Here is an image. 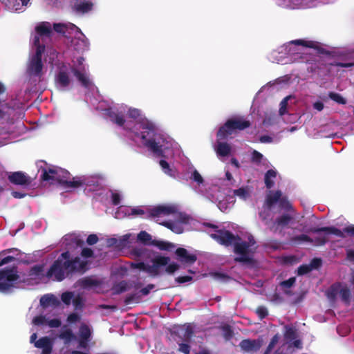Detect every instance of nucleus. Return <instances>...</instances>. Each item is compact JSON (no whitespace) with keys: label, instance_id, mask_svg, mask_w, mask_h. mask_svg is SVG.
<instances>
[{"label":"nucleus","instance_id":"obj_1","mask_svg":"<svg viewBox=\"0 0 354 354\" xmlns=\"http://www.w3.org/2000/svg\"><path fill=\"white\" fill-rule=\"evenodd\" d=\"M115 123L127 130V136L138 146L147 147L157 155L166 158H180L179 145L169 136L158 133L155 125L137 109H129L128 117L124 120L113 112Z\"/></svg>","mask_w":354,"mask_h":354},{"label":"nucleus","instance_id":"obj_2","mask_svg":"<svg viewBox=\"0 0 354 354\" xmlns=\"http://www.w3.org/2000/svg\"><path fill=\"white\" fill-rule=\"evenodd\" d=\"M72 66L62 65L56 76L55 82L57 87L65 88L73 84V77L80 82L85 88L92 89V82L88 73V66L82 56L74 57Z\"/></svg>","mask_w":354,"mask_h":354},{"label":"nucleus","instance_id":"obj_3","mask_svg":"<svg viewBox=\"0 0 354 354\" xmlns=\"http://www.w3.org/2000/svg\"><path fill=\"white\" fill-rule=\"evenodd\" d=\"M92 254L91 249L84 248L81 254L82 260L75 258L70 261V252L62 253L46 272L48 279L60 281L64 279L66 272L84 270L88 263V259L91 257Z\"/></svg>","mask_w":354,"mask_h":354},{"label":"nucleus","instance_id":"obj_4","mask_svg":"<svg viewBox=\"0 0 354 354\" xmlns=\"http://www.w3.org/2000/svg\"><path fill=\"white\" fill-rule=\"evenodd\" d=\"M211 236L218 243L225 245H234L236 260L241 262H249L256 250L255 241L250 235L243 238L235 237L227 231H216Z\"/></svg>","mask_w":354,"mask_h":354},{"label":"nucleus","instance_id":"obj_5","mask_svg":"<svg viewBox=\"0 0 354 354\" xmlns=\"http://www.w3.org/2000/svg\"><path fill=\"white\" fill-rule=\"evenodd\" d=\"M35 30L33 43L35 55L30 58L28 71L31 75H39L42 70L41 54L44 50L43 44L51 37L53 28L49 22H41L35 26Z\"/></svg>","mask_w":354,"mask_h":354},{"label":"nucleus","instance_id":"obj_6","mask_svg":"<svg viewBox=\"0 0 354 354\" xmlns=\"http://www.w3.org/2000/svg\"><path fill=\"white\" fill-rule=\"evenodd\" d=\"M150 214L153 217L157 218H174L175 219L174 221L169 220L160 223L176 234L182 233L185 230V226L191 221L189 217L178 212L177 207L173 205H163L154 207L151 209Z\"/></svg>","mask_w":354,"mask_h":354},{"label":"nucleus","instance_id":"obj_7","mask_svg":"<svg viewBox=\"0 0 354 354\" xmlns=\"http://www.w3.org/2000/svg\"><path fill=\"white\" fill-rule=\"evenodd\" d=\"M53 29L58 33L66 35V37H73L71 46L77 51H84L88 47V41L80 29L75 25L68 24H55Z\"/></svg>","mask_w":354,"mask_h":354},{"label":"nucleus","instance_id":"obj_8","mask_svg":"<svg viewBox=\"0 0 354 354\" xmlns=\"http://www.w3.org/2000/svg\"><path fill=\"white\" fill-rule=\"evenodd\" d=\"M26 282L15 266L0 269V292L7 293Z\"/></svg>","mask_w":354,"mask_h":354},{"label":"nucleus","instance_id":"obj_9","mask_svg":"<svg viewBox=\"0 0 354 354\" xmlns=\"http://www.w3.org/2000/svg\"><path fill=\"white\" fill-rule=\"evenodd\" d=\"M249 125L250 122L242 118H233L227 121L225 125L219 129L217 137L220 140L225 139L234 133L236 130H243L248 127Z\"/></svg>","mask_w":354,"mask_h":354},{"label":"nucleus","instance_id":"obj_10","mask_svg":"<svg viewBox=\"0 0 354 354\" xmlns=\"http://www.w3.org/2000/svg\"><path fill=\"white\" fill-rule=\"evenodd\" d=\"M169 261L168 257L156 256L147 263L141 262L134 265L135 268L147 272L151 276L160 274Z\"/></svg>","mask_w":354,"mask_h":354},{"label":"nucleus","instance_id":"obj_11","mask_svg":"<svg viewBox=\"0 0 354 354\" xmlns=\"http://www.w3.org/2000/svg\"><path fill=\"white\" fill-rule=\"evenodd\" d=\"M192 335V327L190 324L179 326L174 331V339L178 344V351L184 354H189V346L187 344Z\"/></svg>","mask_w":354,"mask_h":354},{"label":"nucleus","instance_id":"obj_12","mask_svg":"<svg viewBox=\"0 0 354 354\" xmlns=\"http://www.w3.org/2000/svg\"><path fill=\"white\" fill-rule=\"evenodd\" d=\"M319 239L315 242V245H322L326 242L330 235H335L338 237L344 236V233L354 236V225H351L344 229V232L335 227H325L317 230Z\"/></svg>","mask_w":354,"mask_h":354},{"label":"nucleus","instance_id":"obj_13","mask_svg":"<svg viewBox=\"0 0 354 354\" xmlns=\"http://www.w3.org/2000/svg\"><path fill=\"white\" fill-rule=\"evenodd\" d=\"M56 174L54 180L66 184L68 187H77L84 183V180L82 177L74 178L72 181L68 180L70 174L62 168L58 167Z\"/></svg>","mask_w":354,"mask_h":354},{"label":"nucleus","instance_id":"obj_14","mask_svg":"<svg viewBox=\"0 0 354 354\" xmlns=\"http://www.w3.org/2000/svg\"><path fill=\"white\" fill-rule=\"evenodd\" d=\"M315 46L313 41L299 39L290 41L283 48L288 51V54L294 55L301 53L307 47L314 48Z\"/></svg>","mask_w":354,"mask_h":354},{"label":"nucleus","instance_id":"obj_15","mask_svg":"<svg viewBox=\"0 0 354 354\" xmlns=\"http://www.w3.org/2000/svg\"><path fill=\"white\" fill-rule=\"evenodd\" d=\"M46 272L44 270L43 266H36L32 268L28 274L27 279L28 284H36L40 282H46L48 281Z\"/></svg>","mask_w":354,"mask_h":354},{"label":"nucleus","instance_id":"obj_16","mask_svg":"<svg viewBox=\"0 0 354 354\" xmlns=\"http://www.w3.org/2000/svg\"><path fill=\"white\" fill-rule=\"evenodd\" d=\"M37 334L33 333L30 336V342L33 343L35 346L42 350V354H50L52 351L53 342L50 338L41 337L36 341Z\"/></svg>","mask_w":354,"mask_h":354},{"label":"nucleus","instance_id":"obj_17","mask_svg":"<svg viewBox=\"0 0 354 354\" xmlns=\"http://www.w3.org/2000/svg\"><path fill=\"white\" fill-rule=\"evenodd\" d=\"M91 336V330L86 324H82L77 336V342L80 348L86 349Z\"/></svg>","mask_w":354,"mask_h":354},{"label":"nucleus","instance_id":"obj_18","mask_svg":"<svg viewBox=\"0 0 354 354\" xmlns=\"http://www.w3.org/2000/svg\"><path fill=\"white\" fill-rule=\"evenodd\" d=\"M144 210L140 207H131L129 206H120L115 213V217L119 219L130 215H142Z\"/></svg>","mask_w":354,"mask_h":354},{"label":"nucleus","instance_id":"obj_19","mask_svg":"<svg viewBox=\"0 0 354 354\" xmlns=\"http://www.w3.org/2000/svg\"><path fill=\"white\" fill-rule=\"evenodd\" d=\"M327 296L330 299L340 297L342 299L347 300L349 297V290L340 284H336L333 286L330 289L328 290Z\"/></svg>","mask_w":354,"mask_h":354},{"label":"nucleus","instance_id":"obj_20","mask_svg":"<svg viewBox=\"0 0 354 354\" xmlns=\"http://www.w3.org/2000/svg\"><path fill=\"white\" fill-rule=\"evenodd\" d=\"M62 301L66 305H69L73 301V304L76 309L82 308L83 306V301L80 297H73L72 292H66L62 295Z\"/></svg>","mask_w":354,"mask_h":354},{"label":"nucleus","instance_id":"obj_21","mask_svg":"<svg viewBox=\"0 0 354 354\" xmlns=\"http://www.w3.org/2000/svg\"><path fill=\"white\" fill-rule=\"evenodd\" d=\"M176 254L178 259L183 263H192L196 260V257L194 254L189 253L185 248H178L176 250Z\"/></svg>","mask_w":354,"mask_h":354},{"label":"nucleus","instance_id":"obj_22","mask_svg":"<svg viewBox=\"0 0 354 354\" xmlns=\"http://www.w3.org/2000/svg\"><path fill=\"white\" fill-rule=\"evenodd\" d=\"M32 324L35 326H48L50 328H57L60 326V321L57 319H53L50 320L46 319L43 316L36 317L32 320Z\"/></svg>","mask_w":354,"mask_h":354},{"label":"nucleus","instance_id":"obj_23","mask_svg":"<svg viewBox=\"0 0 354 354\" xmlns=\"http://www.w3.org/2000/svg\"><path fill=\"white\" fill-rule=\"evenodd\" d=\"M59 303L58 298L50 294L45 295L40 299V304L44 308L57 307Z\"/></svg>","mask_w":354,"mask_h":354},{"label":"nucleus","instance_id":"obj_24","mask_svg":"<svg viewBox=\"0 0 354 354\" xmlns=\"http://www.w3.org/2000/svg\"><path fill=\"white\" fill-rule=\"evenodd\" d=\"M261 346V343L259 340L245 339L240 343L242 350L249 352L259 349Z\"/></svg>","mask_w":354,"mask_h":354},{"label":"nucleus","instance_id":"obj_25","mask_svg":"<svg viewBox=\"0 0 354 354\" xmlns=\"http://www.w3.org/2000/svg\"><path fill=\"white\" fill-rule=\"evenodd\" d=\"M9 180L17 185H25L28 182V178L22 172H15L9 176Z\"/></svg>","mask_w":354,"mask_h":354},{"label":"nucleus","instance_id":"obj_26","mask_svg":"<svg viewBox=\"0 0 354 354\" xmlns=\"http://www.w3.org/2000/svg\"><path fill=\"white\" fill-rule=\"evenodd\" d=\"M101 283L94 278H86L82 281V286L85 288L93 289V290L100 292L101 290L98 286Z\"/></svg>","mask_w":354,"mask_h":354},{"label":"nucleus","instance_id":"obj_27","mask_svg":"<svg viewBox=\"0 0 354 354\" xmlns=\"http://www.w3.org/2000/svg\"><path fill=\"white\" fill-rule=\"evenodd\" d=\"M277 172L275 169H269L265 174V183L268 188H271L274 184V180L277 178Z\"/></svg>","mask_w":354,"mask_h":354},{"label":"nucleus","instance_id":"obj_28","mask_svg":"<svg viewBox=\"0 0 354 354\" xmlns=\"http://www.w3.org/2000/svg\"><path fill=\"white\" fill-rule=\"evenodd\" d=\"M281 193L280 192H276L275 193H270L267 196L265 208H269L273 203L281 201L282 202L283 201V198L281 199Z\"/></svg>","mask_w":354,"mask_h":354},{"label":"nucleus","instance_id":"obj_29","mask_svg":"<svg viewBox=\"0 0 354 354\" xmlns=\"http://www.w3.org/2000/svg\"><path fill=\"white\" fill-rule=\"evenodd\" d=\"M131 237L132 235L129 234L124 235L119 239H114L113 241L116 244L117 247L127 248L130 246V243H131L132 240H133V238L131 239Z\"/></svg>","mask_w":354,"mask_h":354},{"label":"nucleus","instance_id":"obj_30","mask_svg":"<svg viewBox=\"0 0 354 354\" xmlns=\"http://www.w3.org/2000/svg\"><path fill=\"white\" fill-rule=\"evenodd\" d=\"M215 150L218 156H227L231 150L229 145L227 143L218 142L215 147Z\"/></svg>","mask_w":354,"mask_h":354},{"label":"nucleus","instance_id":"obj_31","mask_svg":"<svg viewBox=\"0 0 354 354\" xmlns=\"http://www.w3.org/2000/svg\"><path fill=\"white\" fill-rule=\"evenodd\" d=\"M313 0H288V2L292 3V6H290L292 8L298 7L310 6ZM322 3H328L325 0H320Z\"/></svg>","mask_w":354,"mask_h":354},{"label":"nucleus","instance_id":"obj_32","mask_svg":"<svg viewBox=\"0 0 354 354\" xmlns=\"http://www.w3.org/2000/svg\"><path fill=\"white\" fill-rule=\"evenodd\" d=\"M187 171L192 174V178L196 182L198 185H203V179L201 174L191 165H187Z\"/></svg>","mask_w":354,"mask_h":354},{"label":"nucleus","instance_id":"obj_33","mask_svg":"<svg viewBox=\"0 0 354 354\" xmlns=\"http://www.w3.org/2000/svg\"><path fill=\"white\" fill-rule=\"evenodd\" d=\"M57 167H52L45 169L43 172L42 178L44 180H54L57 175Z\"/></svg>","mask_w":354,"mask_h":354},{"label":"nucleus","instance_id":"obj_34","mask_svg":"<svg viewBox=\"0 0 354 354\" xmlns=\"http://www.w3.org/2000/svg\"><path fill=\"white\" fill-rule=\"evenodd\" d=\"M59 337L62 339L66 344L71 343L76 339L75 336L73 334L72 331L69 329H64L60 333Z\"/></svg>","mask_w":354,"mask_h":354},{"label":"nucleus","instance_id":"obj_35","mask_svg":"<svg viewBox=\"0 0 354 354\" xmlns=\"http://www.w3.org/2000/svg\"><path fill=\"white\" fill-rule=\"evenodd\" d=\"M160 165L162 169V171L167 175L170 176H176V170L174 168L170 167L169 163L165 160H161L160 161Z\"/></svg>","mask_w":354,"mask_h":354},{"label":"nucleus","instance_id":"obj_36","mask_svg":"<svg viewBox=\"0 0 354 354\" xmlns=\"http://www.w3.org/2000/svg\"><path fill=\"white\" fill-rule=\"evenodd\" d=\"M64 241L67 242L66 244L67 245H69V248H71L75 245L77 247H80V248L82 247V243L77 239V237L75 236L66 235L64 237Z\"/></svg>","mask_w":354,"mask_h":354},{"label":"nucleus","instance_id":"obj_37","mask_svg":"<svg viewBox=\"0 0 354 354\" xmlns=\"http://www.w3.org/2000/svg\"><path fill=\"white\" fill-rule=\"evenodd\" d=\"M234 193L240 199L246 200L250 197L251 190L248 187H241L234 190Z\"/></svg>","mask_w":354,"mask_h":354},{"label":"nucleus","instance_id":"obj_38","mask_svg":"<svg viewBox=\"0 0 354 354\" xmlns=\"http://www.w3.org/2000/svg\"><path fill=\"white\" fill-rule=\"evenodd\" d=\"M93 4L89 1H80L77 3L75 8L77 11L81 12H86L92 8Z\"/></svg>","mask_w":354,"mask_h":354},{"label":"nucleus","instance_id":"obj_39","mask_svg":"<svg viewBox=\"0 0 354 354\" xmlns=\"http://www.w3.org/2000/svg\"><path fill=\"white\" fill-rule=\"evenodd\" d=\"M104 104H105L104 102H101L100 103V105L97 106V109L102 110V111H106V113L109 115V117L111 118V120L115 122V120H113V117H115L114 114L113 113H115L118 117L120 118H122L121 116H120L117 111H118V109H116L115 108H108V109H106L104 108Z\"/></svg>","mask_w":354,"mask_h":354},{"label":"nucleus","instance_id":"obj_40","mask_svg":"<svg viewBox=\"0 0 354 354\" xmlns=\"http://www.w3.org/2000/svg\"><path fill=\"white\" fill-rule=\"evenodd\" d=\"M212 198H215V199L216 201H218V207L223 212H224V211L227 210L228 208L231 207L234 203V201L232 198H231L230 202L226 203L225 201L219 199L218 197H215V196H214V195L212 196Z\"/></svg>","mask_w":354,"mask_h":354},{"label":"nucleus","instance_id":"obj_41","mask_svg":"<svg viewBox=\"0 0 354 354\" xmlns=\"http://www.w3.org/2000/svg\"><path fill=\"white\" fill-rule=\"evenodd\" d=\"M329 97L338 104H344L346 102V100L339 93H330Z\"/></svg>","mask_w":354,"mask_h":354},{"label":"nucleus","instance_id":"obj_42","mask_svg":"<svg viewBox=\"0 0 354 354\" xmlns=\"http://www.w3.org/2000/svg\"><path fill=\"white\" fill-rule=\"evenodd\" d=\"M137 238L139 241L144 243H149L151 239V236L145 231L140 232Z\"/></svg>","mask_w":354,"mask_h":354},{"label":"nucleus","instance_id":"obj_43","mask_svg":"<svg viewBox=\"0 0 354 354\" xmlns=\"http://www.w3.org/2000/svg\"><path fill=\"white\" fill-rule=\"evenodd\" d=\"M252 161L257 163L263 162L265 164V162H267V160L263 158V155L257 151L252 152Z\"/></svg>","mask_w":354,"mask_h":354},{"label":"nucleus","instance_id":"obj_44","mask_svg":"<svg viewBox=\"0 0 354 354\" xmlns=\"http://www.w3.org/2000/svg\"><path fill=\"white\" fill-rule=\"evenodd\" d=\"M155 244L161 250H170L174 248L173 244L167 242L157 241Z\"/></svg>","mask_w":354,"mask_h":354},{"label":"nucleus","instance_id":"obj_45","mask_svg":"<svg viewBox=\"0 0 354 354\" xmlns=\"http://www.w3.org/2000/svg\"><path fill=\"white\" fill-rule=\"evenodd\" d=\"M127 288V283L124 281H121V282L118 283V284H116L113 287V292L115 293H120L122 291L126 290Z\"/></svg>","mask_w":354,"mask_h":354},{"label":"nucleus","instance_id":"obj_46","mask_svg":"<svg viewBox=\"0 0 354 354\" xmlns=\"http://www.w3.org/2000/svg\"><path fill=\"white\" fill-rule=\"evenodd\" d=\"M14 260V258L11 256L4 257L3 253L0 254V266H2L8 263H10Z\"/></svg>","mask_w":354,"mask_h":354},{"label":"nucleus","instance_id":"obj_47","mask_svg":"<svg viewBox=\"0 0 354 354\" xmlns=\"http://www.w3.org/2000/svg\"><path fill=\"white\" fill-rule=\"evenodd\" d=\"M290 97V96H288L281 101L279 109V113L281 115H283L286 113L287 102Z\"/></svg>","mask_w":354,"mask_h":354},{"label":"nucleus","instance_id":"obj_48","mask_svg":"<svg viewBox=\"0 0 354 354\" xmlns=\"http://www.w3.org/2000/svg\"><path fill=\"white\" fill-rule=\"evenodd\" d=\"M178 269V265L176 263H169L165 268L167 272L172 274Z\"/></svg>","mask_w":354,"mask_h":354},{"label":"nucleus","instance_id":"obj_49","mask_svg":"<svg viewBox=\"0 0 354 354\" xmlns=\"http://www.w3.org/2000/svg\"><path fill=\"white\" fill-rule=\"evenodd\" d=\"M223 180L225 182L226 185H232L234 183V180L228 170L225 171V178Z\"/></svg>","mask_w":354,"mask_h":354},{"label":"nucleus","instance_id":"obj_50","mask_svg":"<svg viewBox=\"0 0 354 354\" xmlns=\"http://www.w3.org/2000/svg\"><path fill=\"white\" fill-rule=\"evenodd\" d=\"M80 320V316L76 313L71 314L67 319V322L69 324L76 323Z\"/></svg>","mask_w":354,"mask_h":354},{"label":"nucleus","instance_id":"obj_51","mask_svg":"<svg viewBox=\"0 0 354 354\" xmlns=\"http://www.w3.org/2000/svg\"><path fill=\"white\" fill-rule=\"evenodd\" d=\"M295 282V278L291 277L288 280L281 282V285L285 288H290Z\"/></svg>","mask_w":354,"mask_h":354},{"label":"nucleus","instance_id":"obj_52","mask_svg":"<svg viewBox=\"0 0 354 354\" xmlns=\"http://www.w3.org/2000/svg\"><path fill=\"white\" fill-rule=\"evenodd\" d=\"M312 269H311L310 265H304L299 268L298 274H304L308 273Z\"/></svg>","mask_w":354,"mask_h":354},{"label":"nucleus","instance_id":"obj_53","mask_svg":"<svg viewBox=\"0 0 354 354\" xmlns=\"http://www.w3.org/2000/svg\"><path fill=\"white\" fill-rule=\"evenodd\" d=\"M257 313L261 319L264 318L267 314V309L264 307H259L257 309Z\"/></svg>","mask_w":354,"mask_h":354},{"label":"nucleus","instance_id":"obj_54","mask_svg":"<svg viewBox=\"0 0 354 354\" xmlns=\"http://www.w3.org/2000/svg\"><path fill=\"white\" fill-rule=\"evenodd\" d=\"M111 198H112V202L114 205H118L120 201V195L117 192H111Z\"/></svg>","mask_w":354,"mask_h":354},{"label":"nucleus","instance_id":"obj_55","mask_svg":"<svg viewBox=\"0 0 354 354\" xmlns=\"http://www.w3.org/2000/svg\"><path fill=\"white\" fill-rule=\"evenodd\" d=\"M154 288V286L152 285V284H150V285H148L147 286L142 288L140 290V292L142 295H147V294H149V292Z\"/></svg>","mask_w":354,"mask_h":354},{"label":"nucleus","instance_id":"obj_56","mask_svg":"<svg viewBox=\"0 0 354 354\" xmlns=\"http://www.w3.org/2000/svg\"><path fill=\"white\" fill-rule=\"evenodd\" d=\"M98 239L97 236L95 234H91L87 238V243L89 245H93L97 243Z\"/></svg>","mask_w":354,"mask_h":354},{"label":"nucleus","instance_id":"obj_57","mask_svg":"<svg viewBox=\"0 0 354 354\" xmlns=\"http://www.w3.org/2000/svg\"><path fill=\"white\" fill-rule=\"evenodd\" d=\"M290 219V216H288L287 215L283 216L278 221V225H284L287 224L289 222Z\"/></svg>","mask_w":354,"mask_h":354},{"label":"nucleus","instance_id":"obj_58","mask_svg":"<svg viewBox=\"0 0 354 354\" xmlns=\"http://www.w3.org/2000/svg\"><path fill=\"white\" fill-rule=\"evenodd\" d=\"M48 54H49V62L53 64L55 59L57 58V55L53 50H50L49 51H48Z\"/></svg>","mask_w":354,"mask_h":354},{"label":"nucleus","instance_id":"obj_59","mask_svg":"<svg viewBox=\"0 0 354 354\" xmlns=\"http://www.w3.org/2000/svg\"><path fill=\"white\" fill-rule=\"evenodd\" d=\"M321 265V261L320 259H313L310 264V266L311 268V269H313V268H318L319 266Z\"/></svg>","mask_w":354,"mask_h":354},{"label":"nucleus","instance_id":"obj_60","mask_svg":"<svg viewBox=\"0 0 354 354\" xmlns=\"http://www.w3.org/2000/svg\"><path fill=\"white\" fill-rule=\"evenodd\" d=\"M279 336L277 335H274L273 337V338L272 339V341L270 343L269 346H268V349L269 350H271L274 346V345L278 342L279 341Z\"/></svg>","mask_w":354,"mask_h":354},{"label":"nucleus","instance_id":"obj_61","mask_svg":"<svg viewBox=\"0 0 354 354\" xmlns=\"http://www.w3.org/2000/svg\"><path fill=\"white\" fill-rule=\"evenodd\" d=\"M192 277H189V276L179 277L177 278L176 281L178 283H185V282L190 281L192 280Z\"/></svg>","mask_w":354,"mask_h":354},{"label":"nucleus","instance_id":"obj_62","mask_svg":"<svg viewBox=\"0 0 354 354\" xmlns=\"http://www.w3.org/2000/svg\"><path fill=\"white\" fill-rule=\"evenodd\" d=\"M313 107L320 111L324 109V104L321 102H316L313 104Z\"/></svg>","mask_w":354,"mask_h":354},{"label":"nucleus","instance_id":"obj_63","mask_svg":"<svg viewBox=\"0 0 354 354\" xmlns=\"http://www.w3.org/2000/svg\"><path fill=\"white\" fill-rule=\"evenodd\" d=\"M347 257L348 259L351 261H354V251L353 250H348L347 252Z\"/></svg>","mask_w":354,"mask_h":354},{"label":"nucleus","instance_id":"obj_64","mask_svg":"<svg viewBox=\"0 0 354 354\" xmlns=\"http://www.w3.org/2000/svg\"><path fill=\"white\" fill-rule=\"evenodd\" d=\"M260 140L261 142H270L272 141V138L269 136H262Z\"/></svg>","mask_w":354,"mask_h":354}]
</instances>
